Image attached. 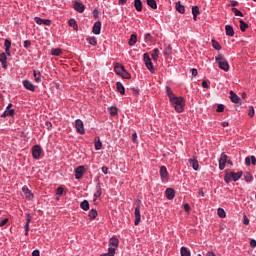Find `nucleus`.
<instances>
[{"instance_id": "obj_1", "label": "nucleus", "mask_w": 256, "mask_h": 256, "mask_svg": "<svg viewBox=\"0 0 256 256\" xmlns=\"http://www.w3.org/2000/svg\"><path fill=\"white\" fill-rule=\"evenodd\" d=\"M170 103H172L177 113H183L185 110V99H183V97L174 96V98L170 100Z\"/></svg>"}, {"instance_id": "obj_2", "label": "nucleus", "mask_w": 256, "mask_h": 256, "mask_svg": "<svg viewBox=\"0 0 256 256\" xmlns=\"http://www.w3.org/2000/svg\"><path fill=\"white\" fill-rule=\"evenodd\" d=\"M241 177H243V171H239V172H227L224 176V181L225 183H227V185H229V183H231V181H239V179H241Z\"/></svg>"}, {"instance_id": "obj_3", "label": "nucleus", "mask_w": 256, "mask_h": 256, "mask_svg": "<svg viewBox=\"0 0 256 256\" xmlns=\"http://www.w3.org/2000/svg\"><path fill=\"white\" fill-rule=\"evenodd\" d=\"M114 71L116 75H119L122 79H131V74L125 70V66L123 65H115Z\"/></svg>"}, {"instance_id": "obj_4", "label": "nucleus", "mask_w": 256, "mask_h": 256, "mask_svg": "<svg viewBox=\"0 0 256 256\" xmlns=\"http://www.w3.org/2000/svg\"><path fill=\"white\" fill-rule=\"evenodd\" d=\"M163 55L167 63H171V61H173V58L171 57V55H173V48L171 47V44L164 45Z\"/></svg>"}, {"instance_id": "obj_5", "label": "nucleus", "mask_w": 256, "mask_h": 256, "mask_svg": "<svg viewBox=\"0 0 256 256\" xmlns=\"http://www.w3.org/2000/svg\"><path fill=\"white\" fill-rule=\"evenodd\" d=\"M43 153V149H41V146L35 145L32 148V156L33 159H41V154Z\"/></svg>"}, {"instance_id": "obj_6", "label": "nucleus", "mask_w": 256, "mask_h": 256, "mask_svg": "<svg viewBox=\"0 0 256 256\" xmlns=\"http://www.w3.org/2000/svg\"><path fill=\"white\" fill-rule=\"evenodd\" d=\"M75 127L77 133H79L80 135H85V126L83 125V121L81 119H77L75 121Z\"/></svg>"}, {"instance_id": "obj_7", "label": "nucleus", "mask_w": 256, "mask_h": 256, "mask_svg": "<svg viewBox=\"0 0 256 256\" xmlns=\"http://www.w3.org/2000/svg\"><path fill=\"white\" fill-rule=\"evenodd\" d=\"M135 220L134 225H139L141 223V206L138 204L134 211Z\"/></svg>"}, {"instance_id": "obj_8", "label": "nucleus", "mask_w": 256, "mask_h": 256, "mask_svg": "<svg viewBox=\"0 0 256 256\" xmlns=\"http://www.w3.org/2000/svg\"><path fill=\"white\" fill-rule=\"evenodd\" d=\"M227 164V154L222 153L219 158V169L223 171L225 169V165Z\"/></svg>"}, {"instance_id": "obj_9", "label": "nucleus", "mask_w": 256, "mask_h": 256, "mask_svg": "<svg viewBox=\"0 0 256 256\" xmlns=\"http://www.w3.org/2000/svg\"><path fill=\"white\" fill-rule=\"evenodd\" d=\"M73 9L78 13H83V11H85V5L76 0L73 2Z\"/></svg>"}, {"instance_id": "obj_10", "label": "nucleus", "mask_w": 256, "mask_h": 256, "mask_svg": "<svg viewBox=\"0 0 256 256\" xmlns=\"http://www.w3.org/2000/svg\"><path fill=\"white\" fill-rule=\"evenodd\" d=\"M34 21H35V23H37V25H46V27H50V25H51L50 19H43L40 17H35Z\"/></svg>"}, {"instance_id": "obj_11", "label": "nucleus", "mask_w": 256, "mask_h": 256, "mask_svg": "<svg viewBox=\"0 0 256 256\" xmlns=\"http://www.w3.org/2000/svg\"><path fill=\"white\" fill-rule=\"evenodd\" d=\"M85 175V166H79L75 169V179H82Z\"/></svg>"}, {"instance_id": "obj_12", "label": "nucleus", "mask_w": 256, "mask_h": 256, "mask_svg": "<svg viewBox=\"0 0 256 256\" xmlns=\"http://www.w3.org/2000/svg\"><path fill=\"white\" fill-rule=\"evenodd\" d=\"M160 176L162 181H167L169 179V172L167 171V167L165 166L160 167Z\"/></svg>"}, {"instance_id": "obj_13", "label": "nucleus", "mask_w": 256, "mask_h": 256, "mask_svg": "<svg viewBox=\"0 0 256 256\" xmlns=\"http://www.w3.org/2000/svg\"><path fill=\"white\" fill-rule=\"evenodd\" d=\"M92 33H94V35H101V21L94 23Z\"/></svg>"}, {"instance_id": "obj_14", "label": "nucleus", "mask_w": 256, "mask_h": 256, "mask_svg": "<svg viewBox=\"0 0 256 256\" xmlns=\"http://www.w3.org/2000/svg\"><path fill=\"white\" fill-rule=\"evenodd\" d=\"M216 61L218 63V65H229V62L227 61V59L225 58V56L219 54L216 57Z\"/></svg>"}, {"instance_id": "obj_15", "label": "nucleus", "mask_w": 256, "mask_h": 256, "mask_svg": "<svg viewBox=\"0 0 256 256\" xmlns=\"http://www.w3.org/2000/svg\"><path fill=\"white\" fill-rule=\"evenodd\" d=\"M165 195L169 201L175 199V190L173 188L166 189Z\"/></svg>"}, {"instance_id": "obj_16", "label": "nucleus", "mask_w": 256, "mask_h": 256, "mask_svg": "<svg viewBox=\"0 0 256 256\" xmlns=\"http://www.w3.org/2000/svg\"><path fill=\"white\" fill-rule=\"evenodd\" d=\"M22 192L24 193L26 199H29V201H31V199L35 197V195L31 193V190H29V188H22Z\"/></svg>"}, {"instance_id": "obj_17", "label": "nucleus", "mask_w": 256, "mask_h": 256, "mask_svg": "<svg viewBox=\"0 0 256 256\" xmlns=\"http://www.w3.org/2000/svg\"><path fill=\"white\" fill-rule=\"evenodd\" d=\"M23 85L25 89H28V91H35V85H33V83H31L29 80H24Z\"/></svg>"}, {"instance_id": "obj_18", "label": "nucleus", "mask_w": 256, "mask_h": 256, "mask_svg": "<svg viewBox=\"0 0 256 256\" xmlns=\"http://www.w3.org/2000/svg\"><path fill=\"white\" fill-rule=\"evenodd\" d=\"M225 31H226L227 37H233L235 35V30L233 29V26H231V25H226Z\"/></svg>"}, {"instance_id": "obj_19", "label": "nucleus", "mask_w": 256, "mask_h": 256, "mask_svg": "<svg viewBox=\"0 0 256 256\" xmlns=\"http://www.w3.org/2000/svg\"><path fill=\"white\" fill-rule=\"evenodd\" d=\"M102 190H101V184H97L96 185V192L94 193V201H97V199H99V197H101L102 195Z\"/></svg>"}, {"instance_id": "obj_20", "label": "nucleus", "mask_w": 256, "mask_h": 256, "mask_svg": "<svg viewBox=\"0 0 256 256\" xmlns=\"http://www.w3.org/2000/svg\"><path fill=\"white\" fill-rule=\"evenodd\" d=\"M13 115H15V109H6V110L2 113L1 117H2V118H5V117H13Z\"/></svg>"}, {"instance_id": "obj_21", "label": "nucleus", "mask_w": 256, "mask_h": 256, "mask_svg": "<svg viewBox=\"0 0 256 256\" xmlns=\"http://www.w3.org/2000/svg\"><path fill=\"white\" fill-rule=\"evenodd\" d=\"M189 164L194 169V171L199 170V161H197V159H189Z\"/></svg>"}, {"instance_id": "obj_22", "label": "nucleus", "mask_w": 256, "mask_h": 256, "mask_svg": "<svg viewBox=\"0 0 256 256\" xmlns=\"http://www.w3.org/2000/svg\"><path fill=\"white\" fill-rule=\"evenodd\" d=\"M116 89L120 95H125V86L121 82H116Z\"/></svg>"}, {"instance_id": "obj_23", "label": "nucleus", "mask_w": 256, "mask_h": 256, "mask_svg": "<svg viewBox=\"0 0 256 256\" xmlns=\"http://www.w3.org/2000/svg\"><path fill=\"white\" fill-rule=\"evenodd\" d=\"M134 7L140 13V11H143V2L141 0H134Z\"/></svg>"}, {"instance_id": "obj_24", "label": "nucleus", "mask_w": 256, "mask_h": 256, "mask_svg": "<svg viewBox=\"0 0 256 256\" xmlns=\"http://www.w3.org/2000/svg\"><path fill=\"white\" fill-rule=\"evenodd\" d=\"M26 223H25V235H29V223H31V215L26 214Z\"/></svg>"}, {"instance_id": "obj_25", "label": "nucleus", "mask_w": 256, "mask_h": 256, "mask_svg": "<svg viewBox=\"0 0 256 256\" xmlns=\"http://www.w3.org/2000/svg\"><path fill=\"white\" fill-rule=\"evenodd\" d=\"M135 43H137V34H131L129 41H128V45L130 47H133L135 45Z\"/></svg>"}, {"instance_id": "obj_26", "label": "nucleus", "mask_w": 256, "mask_h": 256, "mask_svg": "<svg viewBox=\"0 0 256 256\" xmlns=\"http://www.w3.org/2000/svg\"><path fill=\"white\" fill-rule=\"evenodd\" d=\"M201 12L199 11V6H193L192 7V15H193V19L194 21H197V15H200Z\"/></svg>"}, {"instance_id": "obj_27", "label": "nucleus", "mask_w": 256, "mask_h": 256, "mask_svg": "<svg viewBox=\"0 0 256 256\" xmlns=\"http://www.w3.org/2000/svg\"><path fill=\"white\" fill-rule=\"evenodd\" d=\"M230 99L232 103H239V101L241 100V98H239L238 95L235 94V92L233 91H230Z\"/></svg>"}, {"instance_id": "obj_28", "label": "nucleus", "mask_w": 256, "mask_h": 256, "mask_svg": "<svg viewBox=\"0 0 256 256\" xmlns=\"http://www.w3.org/2000/svg\"><path fill=\"white\" fill-rule=\"evenodd\" d=\"M4 47H5L6 54H7V55H11V51H10V49H11V41H9L8 39H6V40L4 41Z\"/></svg>"}, {"instance_id": "obj_29", "label": "nucleus", "mask_w": 256, "mask_h": 256, "mask_svg": "<svg viewBox=\"0 0 256 256\" xmlns=\"http://www.w3.org/2000/svg\"><path fill=\"white\" fill-rule=\"evenodd\" d=\"M68 25L70 27H72L74 29V31H78V29H79V26L77 25V20L76 19H70L68 21Z\"/></svg>"}, {"instance_id": "obj_30", "label": "nucleus", "mask_w": 256, "mask_h": 256, "mask_svg": "<svg viewBox=\"0 0 256 256\" xmlns=\"http://www.w3.org/2000/svg\"><path fill=\"white\" fill-rule=\"evenodd\" d=\"M143 59H144L145 65H153V62L151 61V56H149V53H144Z\"/></svg>"}, {"instance_id": "obj_31", "label": "nucleus", "mask_w": 256, "mask_h": 256, "mask_svg": "<svg viewBox=\"0 0 256 256\" xmlns=\"http://www.w3.org/2000/svg\"><path fill=\"white\" fill-rule=\"evenodd\" d=\"M160 53L161 52L158 50V48L153 49L152 54H151L153 61H157V59H159Z\"/></svg>"}, {"instance_id": "obj_32", "label": "nucleus", "mask_w": 256, "mask_h": 256, "mask_svg": "<svg viewBox=\"0 0 256 256\" xmlns=\"http://www.w3.org/2000/svg\"><path fill=\"white\" fill-rule=\"evenodd\" d=\"M86 41L89 45H92V47H95L97 45V38L95 36L87 38Z\"/></svg>"}, {"instance_id": "obj_33", "label": "nucleus", "mask_w": 256, "mask_h": 256, "mask_svg": "<svg viewBox=\"0 0 256 256\" xmlns=\"http://www.w3.org/2000/svg\"><path fill=\"white\" fill-rule=\"evenodd\" d=\"M240 30L242 31V33H245V31H247V29H249V24H247L245 21L240 20Z\"/></svg>"}, {"instance_id": "obj_34", "label": "nucleus", "mask_w": 256, "mask_h": 256, "mask_svg": "<svg viewBox=\"0 0 256 256\" xmlns=\"http://www.w3.org/2000/svg\"><path fill=\"white\" fill-rule=\"evenodd\" d=\"M176 11H178V13H185V6L181 5V1L176 2Z\"/></svg>"}, {"instance_id": "obj_35", "label": "nucleus", "mask_w": 256, "mask_h": 256, "mask_svg": "<svg viewBox=\"0 0 256 256\" xmlns=\"http://www.w3.org/2000/svg\"><path fill=\"white\" fill-rule=\"evenodd\" d=\"M98 215L97 209H91L88 213V217L91 221H93V219H95Z\"/></svg>"}, {"instance_id": "obj_36", "label": "nucleus", "mask_w": 256, "mask_h": 256, "mask_svg": "<svg viewBox=\"0 0 256 256\" xmlns=\"http://www.w3.org/2000/svg\"><path fill=\"white\" fill-rule=\"evenodd\" d=\"M109 245L114 247V249H117L119 247V239L111 238L110 241H109Z\"/></svg>"}, {"instance_id": "obj_37", "label": "nucleus", "mask_w": 256, "mask_h": 256, "mask_svg": "<svg viewBox=\"0 0 256 256\" xmlns=\"http://www.w3.org/2000/svg\"><path fill=\"white\" fill-rule=\"evenodd\" d=\"M244 179L246 183H251V181H253V174H251V172H246L244 174Z\"/></svg>"}, {"instance_id": "obj_38", "label": "nucleus", "mask_w": 256, "mask_h": 256, "mask_svg": "<svg viewBox=\"0 0 256 256\" xmlns=\"http://www.w3.org/2000/svg\"><path fill=\"white\" fill-rule=\"evenodd\" d=\"M80 207L81 209H83V211H89V201L84 200L80 203Z\"/></svg>"}, {"instance_id": "obj_39", "label": "nucleus", "mask_w": 256, "mask_h": 256, "mask_svg": "<svg viewBox=\"0 0 256 256\" xmlns=\"http://www.w3.org/2000/svg\"><path fill=\"white\" fill-rule=\"evenodd\" d=\"M166 93L171 101V99L175 98V94L173 93V90H171V87L166 86Z\"/></svg>"}, {"instance_id": "obj_40", "label": "nucleus", "mask_w": 256, "mask_h": 256, "mask_svg": "<svg viewBox=\"0 0 256 256\" xmlns=\"http://www.w3.org/2000/svg\"><path fill=\"white\" fill-rule=\"evenodd\" d=\"M217 215L218 217H221V219H225V217H227V213H225L223 208H218Z\"/></svg>"}, {"instance_id": "obj_41", "label": "nucleus", "mask_w": 256, "mask_h": 256, "mask_svg": "<svg viewBox=\"0 0 256 256\" xmlns=\"http://www.w3.org/2000/svg\"><path fill=\"white\" fill-rule=\"evenodd\" d=\"M146 3L151 9H157V2L155 0H146Z\"/></svg>"}, {"instance_id": "obj_42", "label": "nucleus", "mask_w": 256, "mask_h": 256, "mask_svg": "<svg viewBox=\"0 0 256 256\" xmlns=\"http://www.w3.org/2000/svg\"><path fill=\"white\" fill-rule=\"evenodd\" d=\"M61 53H63V51L60 48H53L51 50V55H54V57H59Z\"/></svg>"}, {"instance_id": "obj_43", "label": "nucleus", "mask_w": 256, "mask_h": 256, "mask_svg": "<svg viewBox=\"0 0 256 256\" xmlns=\"http://www.w3.org/2000/svg\"><path fill=\"white\" fill-rule=\"evenodd\" d=\"M144 40L145 43H153V36L151 35V33H146L144 35Z\"/></svg>"}, {"instance_id": "obj_44", "label": "nucleus", "mask_w": 256, "mask_h": 256, "mask_svg": "<svg viewBox=\"0 0 256 256\" xmlns=\"http://www.w3.org/2000/svg\"><path fill=\"white\" fill-rule=\"evenodd\" d=\"M212 47L216 51H221V44L217 40H212Z\"/></svg>"}, {"instance_id": "obj_45", "label": "nucleus", "mask_w": 256, "mask_h": 256, "mask_svg": "<svg viewBox=\"0 0 256 256\" xmlns=\"http://www.w3.org/2000/svg\"><path fill=\"white\" fill-rule=\"evenodd\" d=\"M180 253L181 256H191V252L186 247H182Z\"/></svg>"}, {"instance_id": "obj_46", "label": "nucleus", "mask_w": 256, "mask_h": 256, "mask_svg": "<svg viewBox=\"0 0 256 256\" xmlns=\"http://www.w3.org/2000/svg\"><path fill=\"white\" fill-rule=\"evenodd\" d=\"M232 13H234V15L236 16V17H243V12H241L239 9H237V8H232Z\"/></svg>"}, {"instance_id": "obj_47", "label": "nucleus", "mask_w": 256, "mask_h": 256, "mask_svg": "<svg viewBox=\"0 0 256 256\" xmlns=\"http://www.w3.org/2000/svg\"><path fill=\"white\" fill-rule=\"evenodd\" d=\"M0 63H2V65H5V63H7V54L6 53L0 54Z\"/></svg>"}, {"instance_id": "obj_48", "label": "nucleus", "mask_w": 256, "mask_h": 256, "mask_svg": "<svg viewBox=\"0 0 256 256\" xmlns=\"http://www.w3.org/2000/svg\"><path fill=\"white\" fill-rule=\"evenodd\" d=\"M39 75H41L39 72H37V70H34V78L36 83H41V78L39 77Z\"/></svg>"}, {"instance_id": "obj_49", "label": "nucleus", "mask_w": 256, "mask_h": 256, "mask_svg": "<svg viewBox=\"0 0 256 256\" xmlns=\"http://www.w3.org/2000/svg\"><path fill=\"white\" fill-rule=\"evenodd\" d=\"M101 147H103V143H101V140L96 141L95 142L96 151H100Z\"/></svg>"}, {"instance_id": "obj_50", "label": "nucleus", "mask_w": 256, "mask_h": 256, "mask_svg": "<svg viewBox=\"0 0 256 256\" xmlns=\"http://www.w3.org/2000/svg\"><path fill=\"white\" fill-rule=\"evenodd\" d=\"M146 68L148 69V71H150V73H155V71H157V67L153 65H146Z\"/></svg>"}, {"instance_id": "obj_51", "label": "nucleus", "mask_w": 256, "mask_h": 256, "mask_svg": "<svg viewBox=\"0 0 256 256\" xmlns=\"http://www.w3.org/2000/svg\"><path fill=\"white\" fill-rule=\"evenodd\" d=\"M248 115L249 117H253L255 115V108L253 106L249 107Z\"/></svg>"}, {"instance_id": "obj_52", "label": "nucleus", "mask_w": 256, "mask_h": 256, "mask_svg": "<svg viewBox=\"0 0 256 256\" xmlns=\"http://www.w3.org/2000/svg\"><path fill=\"white\" fill-rule=\"evenodd\" d=\"M217 113H223L225 111V106L223 104H219L216 109Z\"/></svg>"}, {"instance_id": "obj_53", "label": "nucleus", "mask_w": 256, "mask_h": 256, "mask_svg": "<svg viewBox=\"0 0 256 256\" xmlns=\"http://www.w3.org/2000/svg\"><path fill=\"white\" fill-rule=\"evenodd\" d=\"M117 107H111L110 108V115H112L113 117H115V115H117Z\"/></svg>"}, {"instance_id": "obj_54", "label": "nucleus", "mask_w": 256, "mask_h": 256, "mask_svg": "<svg viewBox=\"0 0 256 256\" xmlns=\"http://www.w3.org/2000/svg\"><path fill=\"white\" fill-rule=\"evenodd\" d=\"M9 223V218H5L0 222V227H5Z\"/></svg>"}, {"instance_id": "obj_55", "label": "nucleus", "mask_w": 256, "mask_h": 256, "mask_svg": "<svg viewBox=\"0 0 256 256\" xmlns=\"http://www.w3.org/2000/svg\"><path fill=\"white\" fill-rule=\"evenodd\" d=\"M31 47V40L24 41V49H29Z\"/></svg>"}, {"instance_id": "obj_56", "label": "nucleus", "mask_w": 256, "mask_h": 256, "mask_svg": "<svg viewBox=\"0 0 256 256\" xmlns=\"http://www.w3.org/2000/svg\"><path fill=\"white\" fill-rule=\"evenodd\" d=\"M219 69H222V71H229V65H219Z\"/></svg>"}, {"instance_id": "obj_57", "label": "nucleus", "mask_w": 256, "mask_h": 256, "mask_svg": "<svg viewBox=\"0 0 256 256\" xmlns=\"http://www.w3.org/2000/svg\"><path fill=\"white\" fill-rule=\"evenodd\" d=\"M63 187H59V188H57V190H56V193H57V195H59V197H61V195H63Z\"/></svg>"}, {"instance_id": "obj_58", "label": "nucleus", "mask_w": 256, "mask_h": 256, "mask_svg": "<svg viewBox=\"0 0 256 256\" xmlns=\"http://www.w3.org/2000/svg\"><path fill=\"white\" fill-rule=\"evenodd\" d=\"M93 17H94V19H99V10L95 9L93 11Z\"/></svg>"}, {"instance_id": "obj_59", "label": "nucleus", "mask_w": 256, "mask_h": 256, "mask_svg": "<svg viewBox=\"0 0 256 256\" xmlns=\"http://www.w3.org/2000/svg\"><path fill=\"white\" fill-rule=\"evenodd\" d=\"M184 210L186 211V213H189V211H191V206H189V204H184Z\"/></svg>"}, {"instance_id": "obj_60", "label": "nucleus", "mask_w": 256, "mask_h": 256, "mask_svg": "<svg viewBox=\"0 0 256 256\" xmlns=\"http://www.w3.org/2000/svg\"><path fill=\"white\" fill-rule=\"evenodd\" d=\"M191 73L193 77H197V75L199 74V72L195 68L191 69Z\"/></svg>"}, {"instance_id": "obj_61", "label": "nucleus", "mask_w": 256, "mask_h": 256, "mask_svg": "<svg viewBox=\"0 0 256 256\" xmlns=\"http://www.w3.org/2000/svg\"><path fill=\"white\" fill-rule=\"evenodd\" d=\"M202 87L204 88V89H209V84L207 83V81H202Z\"/></svg>"}, {"instance_id": "obj_62", "label": "nucleus", "mask_w": 256, "mask_h": 256, "mask_svg": "<svg viewBox=\"0 0 256 256\" xmlns=\"http://www.w3.org/2000/svg\"><path fill=\"white\" fill-rule=\"evenodd\" d=\"M250 246H251L253 249H255V247H256V240H255V239H252V240L250 241Z\"/></svg>"}, {"instance_id": "obj_63", "label": "nucleus", "mask_w": 256, "mask_h": 256, "mask_svg": "<svg viewBox=\"0 0 256 256\" xmlns=\"http://www.w3.org/2000/svg\"><path fill=\"white\" fill-rule=\"evenodd\" d=\"M132 93H133V95H135L137 97V95H139V89L132 88Z\"/></svg>"}, {"instance_id": "obj_64", "label": "nucleus", "mask_w": 256, "mask_h": 256, "mask_svg": "<svg viewBox=\"0 0 256 256\" xmlns=\"http://www.w3.org/2000/svg\"><path fill=\"white\" fill-rule=\"evenodd\" d=\"M32 256H40L39 250H34V251L32 252Z\"/></svg>"}]
</instances>
